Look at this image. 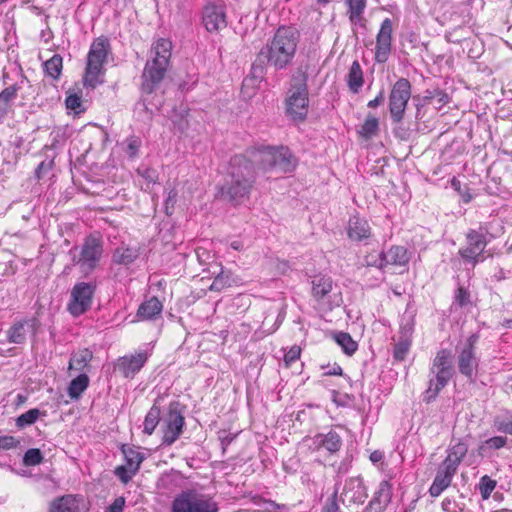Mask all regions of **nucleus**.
Returning <instances> with one entry per match:
<instances>
[{
	"label": "nucleus",
	"instance_id": "f257e3e1",
	"mask_svg": "<svg viewBox=\"0 0 512 512\" xmlns=\"http://www.w3.org/2000/svg\"><path fill=\"white\" fill-rule=\"evenodd\" d=\"M299 32L291 26L279 27L273 38L258 52L256 59L265 68L286 69L293 62L299 43Z\"/></svg>",
	"mask_w": 512,
	"mask_h": 512
},
{
	"label": "nucleus",
	"instance_id": "f03ea898",
	"mask_svg": "<svg viewBox=\"0 0 512 512\" xmlns=\"http://www.w3.org/2000/svg\"><path fill=\"white\" fill-rule=\"evenodd\" d=\"M256 179L253 162L243 155L230 161V168L221 194L228 200L239 203L250 195Z\"/></svg>",
	"mask_w": 512,
	"mask_h": 512
},
{
	"label": "nucleus",
	"instance_id": "7ed1b4c3",
	"mask_svg": "<svg viewBox=\"0 0 512 512\" xmlns=\"http://www.w3.org/2000/svg\"><path fill=\"white\" fill-rule=\"evenodd\" d=\"M172 43L170 40L160 38L153 43L150 58L147 60L143 74L141 90L151 94L158 88L165 77L170 65Z\"/></svg>",
	"mask_w": 512,
	"mask_h": 512
},
{
	"label": "nucleus",
	"instance_id": "20e7f679",
	"mask_svg": "<svg viewBox=\"0 0 512 512\" xmlns=\"http://www.w3.org/2000/svg\"><path fill=\"white\" fill-rule=\"evenodd\" d=\"M453 356L450 350L441 349L437 352L430 368L428 388L424 392L423 401L430 403L435 400L439 392L448 384L454 374L452 365Z\"/></svg>",
	"mask_w": 512,
	"mask_h": 512
},
{
	"label": "nucleus",
	"instance_id": "39448f33",
	"mask_svg": "<svg viewBox=\"0 0 512 512\" xmlns=\"http://www.w3.org/2000/svg\"><path fill=\"white\" fill-rule=\"evenodd\" d=\"M109 53V42L106 38L99 37L91 45L83 78L84 86L95 88L102 83L104 64Z\"/></svg>",
	"mask_w": 512,
	"mask_h": 512
},
{
	"label": "nucleus",
	"instance_id": "423d86ee",
	"mask_svg": "<svg viewBox=\"0 0 512 512\" xmlns=\"http://www.w3.org/2000/svg\"><path fill=\"white\" fill-rule=\"evenodd\" d=\"M218 509V503L212 496L196 489L181 491L170 506V512H218Z\"/></svg>",
	"mask_w": 512,
	"mask_h": 512
},
{
	"label": "nucleus",
	"instance_id": "0eeeda50",
	"mask_svg": "<svg viewBox=\"0 0 512 512\" xmlns=\"http://www.w3.org/2000/svg\"><path fill=\"white\" fill-rule=\"evenodd\" d=\"M307 75L298 71L292 78L286 99V112L294 120H303L308 113Z\"/></svg>",
	"mask_w": 512,
	"mask_h": 512
},
{
	"label": "nucleus",
	"instance_id": "6e6552de",
	"mask_svg": "<svg viewBox=\"0 0 512 512\" xmlns=\"http://www.w3.org/2000/svg\"><path fill=\"white\" fill-rule=\"evenodd\" d=\"M410 97V82L406 78L398 79L392 86L389 95V111L393 122L399 123L403 120Z\"/></svg>",
	"mask_w": 512,
	"mask_h": 512
},
{
	"label": "nucleus",
	"instance_id": "1a4fd4ad",
	"mask_svg": "<svg viewBox=\"0 0 512 512\" xmlns=\"http://www.w3.org/2000/svg\"><path fill=\"white\" fill-rule=\"evenodd\" d=\"M479 336L472 334L468 337L464 345L460 348L457 358L458 370L470 382H474L479 358L476 356V344Z\"/></svg>",
	"mask_w": 512,
	"mask_h": 512
},
{
	"label": "nucleus",
	"instance_id": "9d476101",
	"mask_svg": "<svg viewBox=\"0 0 512 512\" xmlns=\"http://www.w3.org/2000/svg\"><path fill=\"white\" fill-rule=\"evenodd\" d=\"M367 496L360 478L355 477L346 480L340 495V501L346 508L343 512H366V507L362 510H359V508L365 502Z\"/></svg>",
	"mask_w": 512,
	"mask_h": 512
},
{
	"label": "nucleus",
	"instance_id": "9b49d317",
	"mask_svg": "<svg viewBox=\"0 0 512 512\" xmlns=\"http://www.w3.org/2000/svg\"><path fill=\"white\" fill-rule=\"evenodd\" d=\"M487 230L483 231L480 227L479 230L470 229L466 234L467 246L459 249V255L465 262L471 263L475 266L478 262L482 261V253L487 246L486 239Z\"/></svg>",
	"mask_w": 512,
	"mask_h": 512
},
{
	"label": "nucleus",
	"instance_id": "f8f14e48",
	"mask_svg": "<svg viewBox=\"0 0 512 512\" xmlns=\"http://www.w3.org/2000/svg\"><path fill=\"white\" fill-rule=\"evenodd\" d=\"M95 291V285L92 283L81 282L76 284L71 291V300L68 304V310L73 316H79L86 312L92 301Z\"/></svg>",
	"mask_w": 512,
	"mask_h": 512
},
{
	"label": "nucleus",
	"instance_id": "ddd939ff",
	"mask_svg": "<svg viewBox=\"0 0 512 512\" xmlns=\"http://www.w3.org/2000/svg\"><path fill=\"white\" fill-rule=\"evenodd\" d=\"M163 444L172 445L181 435L185 423L184 416L178 410V403H171L164 418Z\"/></svg>",
	"mask_w": 512,
	"mask_h": 512
},
{
	"label": "nucleus",
	"instance_id": "4468645a",
	"mask_svg": "<svg viewBox=\"0 0 512 512\" xmlns=\"http://www.w3.org/2000/svg\"><path fill=\"white\" fill-rule=\"evenodd\" d=\"M103 253L102 241L94 236L86 238L78 264L85 273L91 272L97 265Z\"/></svg>",
	"mask_w": 512,
	"mask_h": 512
},
{
	"label": "nucleus",
	"instance_id": "2eb2a0df",
	"mask_svg": "<svg viewBox=\"0 0 512 512\" xmlns=\"http://www.w3.org/2000/svg\"><path fill=\"white\" fill-rule=\"evenodd\" d=\"M392 31L391 19H384L376 36L375 61L377 63H385L389 58L392 50Z\"/></svg>",
	"mask_w": 512,
	"mask_h": 512
},
{
	"label": "nucleus",
	"instance_id": "dca6fc26",
	"mask_svg": "<svg viewBox=\"0 0 512 512\" xmlns=\"http://www.w3.org/2000/svg\"><path fill=\"white\" fill-rule=\"evenodd\" d=\"M203 23L210 32L226 27V15L222 7L207 5L203 11Z\"/></svg>",
	"mask_w": 512,
	"mask_h": 512
},
{
	"label": "nucleus",
	"instance_id": "f3484780",
	"mask_svg": "<svg viewBox=\"0 0 512 512\" xmlns=\"http://www.w3.org/2000/svg\"><path fill=\"white\" fill-rule=\"evenodd\" d=\"M456 471L443 463L439 466L437 474L434 478L432 485L429 488V493L432 497H438L447 487L450 486L453 476Z\"/></svg>",
	"mask_w": 512,
	"mask_h": 512
},
{
	"label": "nucleus",
	"instance_id": "a211bd4d",
	"mask_svg": "<svg viewBox=\"0 0 512 512\" xmlns=\"http://www.w3.org/2000/svg\"><path fill=\"white\" fill-rule=\"evenodd\" d=\"M134 183L139 186L141 190L150 192L158 183V173L155 169L142 164L136 169Z\"/></svg>",
	"mask_w": 512,
	"mask_h": 512
},
{
	"label": "nucleus",
	"instance_id": "6ab92c4d",
	"mask_svg": "<svg viewBox=\"0 0 512 512\" xmlns=\"http://www.w3.org/2000/svg\"><path fill=\"white\" fill-rule=\"evenodd\" d=\"M391 497V485L388 481H382L380 482L373 499L369 502V505L366 508L367 510H374V512H382L391 501Z\"/></svg>",
	"mask_w": 512,
	"mask_h": 512
},
{
	"label": "nucleus",
	"instance_id": "aec40b11",
	"mask_svg": "<svg viewBox=\"0 0 512 512\" xmlns=\"http://www.w3.org/2000/svg\"><path fill=\"white\" fill-rule=\"evenodd\" d=\"M34 320H23L15 323L7 332L8 341L13 344H22L28 333L34 331Z\"/></svg>",
	"mask_w": 512,
	"mask_h": 512
},
{
	"label": "nucleus",
	"instance_id": "412c9836",
	"mask_svg": "<svg viewBox=\"0 0 512 512\" xmlns=\"http://www.w3.org/2000/svg\"><path fill=\"white\" fill-rule=\"evenodd\" d=\"M279 152V147H263L253 153V160L259 165V168L265 172L273 171L275 157Z\"/></svg>",
	"mask_w": 512,
	"mask_h": 512
},
{
	"label": "nucleus",
	"instance_id": "4be33fe9",
	"mask_svg": "<svg viewBox=\"0 0 512 512\" xmlns=\"http://www.w3.org/2000/svg\"><path fill=\"white\" fill-rule=\"evenodd\" d=\"M296 159L286 147H279V152L275 157L273 171L278 173H288L295 169Z\"/></svg>",
	"mask_w": 512,
	"mask_h": 512
},
{
	"label": "nucleus",
	"instance_id": "5701e85b",
	"mask_svg": "<svg viewBox=\"0 0 512 512\" xmlns=\"http://www.w3.org/2000/svg\"><path fill=\"white\" fill-rule=\"evenodd\" d=\"M371 228L365 219L352 217L349 220L348 236L355 241H361L370 237Z\"/></svg>",
	"mask_w": 512,
	"mask_h": 512
},
{
	"label": "nucleus",
	"instance_id": "b1692460",
	"mask_svg": "<svg viewBox=\"0 0 512 512\" xmlns=\"http://www.w3.org/2000/svg\"><path fill=\"white\" fill-rule=\"evenodd\" d=\"M163 309L162 303L157 297H151L143 302L136 313L137 320H150L160 315Z\"/></svg>",
	"mask_w": 512,
	"mask_h": 512
},
{
	"label": "nucleus",
	"instance_id": "393cba45",
	"mask_svg": "<svg viewBox=\"0 0 512 512\" xmlns=\"http://www.w3.org/2000/svg\"><path fill=\"white\" fill-rule=\"evenodd\" d=\"M385 267L387 265L405 266L410 260V254L404 246H393L383 252Z\"/></svg>",
	"mask_w": 512,
	"mask_h": 512
},
{
	"label": "nucleus",
	"instance_id": "a878e982",
	"mask_svg": "<svg viewBox=\"0 0 512 512\" xmlns=\"http://www.w3.org/2000/svg\"><path fill=\"white\" fill-rule=\"evenodd\" d=\"M312 296L316 301H320L332 290V280L325 275H316L311 280Z\"/></svg>",
	"mask_w": 512,
	"mask_h": 512
},
{
	"label": "nucleus",
	"instance_id": "bb28decb",
	"mask_svg": "<svg viewBox=\"0 0 512 512\" xmlns=\"http://www.w3.org/2000/svg\"><path fill=\"white\" fill-rule=\"evenodd\" d=\"M152 351L153 346L151 344H145L130 355V374H135L141 370L152 355Z\"/></svg>",
	"mask_w": 512,
	"mask_h": 512
},
{
	"label": "nucleus",
	"instance_id": "cd10ccee",
	"mask_svg": "<svg viewBox=\"0 0 512 512\" xmlns=\"http://www.w3.org/2000/svg\"><path fill=\"white\" fill-rule=\"evenodd\" d=\"M80 501L73 495L62 496L51 503L50 512H79Z\"/></svg>",
	"mask_w": 512,
	"mask_h": 512
},
{
	"label": "nucleus",
	"instance_id": "c85d7f7f",
	"mask_svg": "<svg viewBox=\"0 0 512 512\" xmlns=\"http://www.w3.org/2000/svg\"><path fill=\"white\" fill-rule=\"evenodd\" d=\"M467 452V445L463 442H458L448 450V455L442 463L450 468H453V470L457 471L459 464L461 463L462 459L466 456Z\"/></svg>",
	"mask_w": 512,
	"mask_h": 512
},
{
	"label": "nucleus",
	"instance_id": "c756f323",
	"mask_svg": "<svg viewBox=\"0 0 512 512\" xmlns=\"http://www.w3.org/2000/svg\"><path fill=\"white\" fill-rule=\"evenodd\" d=\"M315 443L331 453L337 452L342 446L341 437L334 431H330L327 434H318L315 437Z\"/></svg>",
	"mask_w": 512,
	"mask_h": 512
},
{
	"label": "nucleus",
	"instance_id": "7c9ffc66",
	"mask_svg": "<svg viewBox=\"0 0 512 512\" xmlns=\"http://www.w3.org/2000/svg\"><path fill=\"white\" fill-rule=\"evenodd\" d=\"M363 71L358 61H354L347 75V85L353 93H358L363 86Z\"/></svg>",
	"mask_w": 512,
	"mask_h": 512
},
{
	"label": "nucleus",
	"instance_id": "2f4dec72",
	"mask_svg": "<svg viewBox=\"0 0 512 512\" xmlns=\"http://www.w3.org/2000/svg\"><path fill=\"white\" fill-rule=\"evenodd\" d=\"M265 67L257 59L252 64L250 74L244 79L243 87L255 89L259 86L265 75Z\"/></svg>",
	"mask_w": 512,
	"mask_h": 512
},
{
	"label": "nucleus",
	"instance_id": "473e14b6",
	"mask_svg": "<svg viewBox=\"0 0 512 512\" xmlns=\"http://www.w3.org/2000/svg\"><path fill=\"white\" fill-rule=\"evenodd\" d=\"M349 20L352 24L364 25L363 12L366 7V0H347Z\"/></svg>",
	"mask_w": 512,
	"mask_h": 512
},
{
	"label": "nucleus",
	"instance_id": "72a5a7b5",
	"mask_svg": "<svg viewBox=\"0 0 512 512\" xmlns=\"http://www.w3.org/2000/svg\"><path fill=\"white\" fill-rule=\"evenodd\" d=\"M89 378L86 374H81L73 379L68 387V394L72 399H78L84 390L88 387Z\"/></svg>",
	"mask_w": 512,
	"mask_h": 512
},
{
	"label": "nucleus",
	"instance_id": "f704fd0d",
	"mask_svg": "<svg viewBox=\"0 0 512 512\" xmlns=\"http://www.w3.org/2000/svg\"><path fill=\"white\" fill-rule=\"evenodd\" d=\"M92 352L88 349H82L73 354L69 362V369L81 370L92 359Z\"/></svg>",
	"mask_w": 512,
	"mask_h": 512
},
{
	"label": "nucleus",
	"instance_id": "c9c22d12",
	"mask_svg": "<svg viewBox=\"0 0 512 512\" xmlns=\"http://www.w3.org/2000/svg\"><path fill=\"white\" fill-rule=\"evenodd\" d=\"M379 130V120L375 116L368 114L359 133L364 138H371L376 135Z\"/></svg>",
	"mask_w": 512,
	"mask_h": 512
},
{
	"label": "nucleus",
	"instance_id": "e433bc0d",
	"mask_svg": "<svg viewBox=\"0 0 512 512\" xmlns=\"http://www.w3.org/2000/svg\"><path fill=\"white\" fill-rule=\"evenodd\" d=\"M336 343L342 347L343 351L347 355H352L357 350V343L352 339V337L345 332H340L335 335Z\"/></svg>",
	"mask_w": 512,
	"mask_h": 512
},
{
	"label": "nucleus",
	"instance_id": "4c0bfd02",
	"mask_svg": "<svg viewBox=\"0 0 512 512\" xmlns=\"http://www.w3.org/2000/svg\"><path fill=\"white\" fill-rule=\"evenodd\" d=\"M46 73L53 79H57L62 71V57L55 54L44 63Z\"/></svg>",
	"mask_w": 512,
	"mask_h": 512
},
{
	"label": "nucleus",
	"instance_id": "58836bf2",
	"mask_svg": "<svg viewBox=\"0 0 512 512\" xmlns=\"http://www.w3.org/2000/svg\"><path fill=\"white\" fill-rule=\"evenodd\" d=\"M160 409L153 406L147 413L144 420V432L152 434L159 422Z\"/></svg>",
	"mask_w": 512,
	"mask_h": 512
},
{
	"label": "nucleus",
	"instance_id": "ea45409f",
	"mask_svg": "<svg viewBox=\"0 0 512 512\" xmlns=\"http://www.w3.org/2000/svg\"><path fill=\"white\" fill-rule=\"evenodd\" d=\"M411 340L407 338H399L398 342L394 346L393 356L396 360L402 361L406 358V355L410 349Z\"/></svg>",
	"mask_w": 512,
	"mask_h": 512
},
{
	"label": "nucleus",
	"instance_id": "a19ab883",
	"mask_svg": "<svg viewBox=\"0 0 512 512\" xmlns=\"http://www.w3.org/2000/svg\"><path fill=\"white\" fill-rule=\"evenodd\" d=\"M231 285V277L228 272H221L214 278L212 284L210 285L211 291H221L227 286Z\"/></svg>",
	"mask_w": 512,
	"mask_h": 512
},
{
	"label": "nucleus",
	"instance_id": "79ce46f5",
	"mask_svg": "<svg viewBox=\"0 0 512 512\" xmlns=\"http://www.w3.org/2000/svg\"><path fill=\"white\" fill-rule=\"evenodd\" d=\"M40 415V411L38 409H30L28 410L27 412L21 414L17 420H16V424L18 427L20 428H23L27 425H31L33 424L37 418L39 417Z\"/></svg>",
	"mask_w": 512,
	"mask_h": 512
},
{
	"label": "nucleus",
	"instance_id": "37998d69",
	"mask_svg": "<svg viewBox=\"0 0 512 512\" xmlns=\"http://www.w3.org/2000/svg\"><path fill=\"white\" fill-rule=\"evenodd\" d=\"M495 487H496L495 480H492L487 475L483 476L481 478L480 484H479V490H480L481 497L484 500L488 499L490 497L492 491L495 489Z\"/></svg>",
	"mask_w": 512,
	"mask_h": 512
},
{
	"label": "nucleus",
	"instance_id": "c03bdc74",
	"mask_svg": "<svg viewBox=\"0 0 512 512\" xmlns=\"http://www.w3.org/2000/svg\"><path fill=\"white\" fill-rule=\"evenodd\" d=\"M43 461L42 453L39 449L31 448L26 451L23 457V463L26 466H35Z\"/></svg>",
	"mask_w": 512,
	"mask_h": 512
},
{
	"label": "nucleus",
	"instance_id": "a18cd8bd",
	"mask_svg": "<svg viewBox=\"0 0 512 512\" xmlns=\"http://www.w3.org/2000/svg\"><path fill=\"white\" fill-rule=\"evenodd\" d=\"M65 103H66L67 109L74 111L75 114H79L81 112L80 108L82 106V100H81L80 96H78L76 94L69 95L66 98Z\"/></svg>",
	"mask_w": 512,
	"mask_h": 512
},
{
	"label": "nucleus",
	"instance_id": "49530a36",
	"mask_svg": "<svg viewBox=\"0 0 512 512\" xmlns=\"http://www.w3.org/2000/svg\"><path fill=\"white\" fill-rule=\"evenodd\" d=\"M143 460L144 455L142 453L130 449V475L138 471Z\"/></svg>",
	"mask_w": 512,
	"mask_h": 512
},
{
	"label": "nucleus",
	"instance_id": "de8ad7c7",
	"mask_svg": "<svg viewBox=\"0 0 512 512\" xmlns=\"http://www.w3.org/2000/svg\"><path fill=\"white\" fill-rule=\"evenodd\" d=\"M365 262L368 266H375L380 269L385 267L384 259H383V252H380L378 254L371 253L368 254L365 257Z\"/></svg>",
	"mask_w": 512,
	"mask_h": 512
},
{
	"label": "nucleus",
	"instance_id": "09e8293b",
	"mask_svg": "<svg viewBox=\"0 0 512 512\" xmlns=\"http://www.w3.org/2000/svg\"><path fill=\"white\" fill-rule=\"evenodd\" d=\"M301 353V349L299 346H293L289 349V351L284 356V361L287 366H289L291 363L295 362L297 359H299Z\"/></svg>",
	"mask_w": 512,
	"mask_h": 512
},
{
	"label": "nucleus",
	"instance_id": "8fccbe9b",
	"mask_svg": "<svg viewBox=\"0 0 512 512\" xmlns=\"http://www.w3.org/2000/svg\"><path fill=\"white\" fill-rule=\"evenodd\" d=\"M128 248H118L115 250L113 254V262L115 264H127V258H128Z\"/></svg>",
	"mask_w": 512,
	"mask_h": 512
},
{
	"label": "nucleus",
	"instance_id": "3c124183",
	"mask_svg": "<svg viewBox=\"0 0 512 512\" xmlns=\"http://www.w3.org/2000/svg\"><path fill=\"white\" fill-rule=\"evenodd\" d=\"M507 439L502 436H495L485 441V445L489 448L500 449L506 445Z\"/></svg>",
	"mask_w": 512,
	"mask_h": 512
},
{
	"label": "nucleus",
	"instance_id": "603ef678",
	"mask_svg": "<svg viewBox=\"0 0 512 512\" xmlns=\"http://www.w3.org/2000/svg\"><path fill=\"white\" fill-rule=\"evenodd\" d=\"M433 93L434 95H436V98L434 99V102L432 104L437 106V108H441L443 105L449 102V96L444 91L435 89L433 90Z\"/></svg>",
	"mask_w": 512,
	"mask_h": 512
},
{
	"label": "nucleus",
	"instance_id": "864d4df0",
	"mask_svg": "<svg viewBox=\"0 0 512 512\" xmlns=\"http://www.w3.org/2000/svg\"><path fill=\"white\" fill-rule=\"evenodd\" d=\"M455 302L460 306H465L470 302V295L463 287L458 288L455 295Z\"/></svg>",
	"mask_w": 512,
	"mask_h": 512
},
{
	"label": "nucleus",
	"instance_id": "5fc2aeb1",
	"mask_svg": "<svg viewBox=\"0 0 512 512\" xmlns=\"http://www.w3.org/2000/svg\"><path fill=\"white\" fill-rule=\"evenodd\" d=\"M17 88L15 86H9L0 93V102L8 103L12 98L15 97Z\"/></svg>",
	"mask_w": 512,
	"mask_h": 512
},
{
	"label": "nucleus",
	"instance_id": "6e6d98bb",
	"mask_svg": "<svg viewBox=\"0 0 512 512\" xmlns=\"http://www.w3.org/2000/svg\"><path fill=\"white\" fill-rule=\"evenodd\" d=\"M19 441H17L12 436H2L0 437V449H11L15 447Z\"/></svg>",
	"mask_w": 512,
	"mask_h": 512
},
{
	"label": "nucleus",
	"instance_id": "4d7b16f0",
	"mask_svg": "<svg viewBox=\"0 0 512 512\" xmlns=\"http://www.w3.org/2000/svg\"><path fill=\"white\" fill-rule=\"evenodd\" d=\"M125 498L118 497L115 501L106 509L105 512H122L125 506Z\"/></svg>",
	"mask_w": 512,
	"mask_h": 512
},
{
	"label": "nucleus",
	"instance_id": "13d9d810",
	"mask_svg": "<svg viewBox=\"0 0 512 512\" xmlns=\"http://www.w3.org/2000/svg\"><path fill=\"white\" fill-rule=\"evenodd\" d=\"M384 101H385V93H384V90L382 89V90H380L378 95L375 97V99L370 100L367 103V107H369V108H376L379 105L383 104Z\"/></svg>",
	"mask_w": 512,
	"mask_h": 512
},
{
	"label": "nucleus",
	"instance_id": "bf43d9fd",
	"mask_svg": "<svg viewBox=\"0 0 512 512\" xmlns=\"http://www.w3.org/2000/svg\"><path fill=\"white\" fill-rule=\"evenodd\" d=\"M285 505H280L271 500L263 501V509L265 512H276L278 509L284 508Z\"/></svg>",
	"mask_w": 512,
	"mask_h": 512
},
{
	"label": "nucleus",
	"instance_id": "052dcab7",
	"mask_svg": "<svg viewBox=\"0 0 512 512\" xmlns=\"http://www.w3.org/2000/svg\"><path fill=\"white\" fill-rule=\"evenodd\" d=\"M412 332H413V325L410 323H407L406 325H403L401 327L400 338H407V339L411 340Z\"/></svg>",
	"mask_w": 512,
	"mask_h": 512
},
{
	"label": "nucleus",
	"instance_id": "680f3d73",
	"mask_svg": "<svg viewBox=\"0 0 512 512\" xmlns=\"http://www.w3.org/2000/svg\"><path fill=\"white\" fill-rule=\"evenodd\" d=\"M115 474L121 479L123 483H128V472L124 465L115 469Z\"/></svg>",
	"mask_w": 512,
	"mask_h": 512
},
{
	"label": "nucleus",
	"instance_id": "e2e57ef3",
	"mask_svg": "<svg viewBox=\"0 0 512 512\" xmlns=\"http://www.w3.org/2000/svg\"><path fill=\"white\" fill-rule=\"evenodd\" d=\"M498 429L504 433L512 435V417L506 421L500 422Z\"/></svg>",
	"mask_w": 512,
	"mask_h": 512
},
{
	"label": "nucleus",
	"instance_id": "0e129e2a",
	"mask_svg": "<svg viewBox=\"0 0 512 512\" xmlns=\"http://www.w3.org/2000/svg\"><path fill=\"white\" fill-rule=\"evenodd\" d=\"M338 504L335 501V495L332 497L329 503H326L322 509V512H338Z\"/></svg>",
	"mask_w": 512,
	"mask_h": 512
},
{
	"label": "nucleus",
	"instance_id": "69168bd1",
	"mask_svg": "<svg viewBox=\"0 0 512 512\" xmlns=\"http://www.w3.org/2000/svg\"><path fill=\"white\" fill-rule=\"evenodd\" d=\"M383 458V454L382 452L380 451H374L371 453L370 455V460L373 462V463H377V462H380Z\"/></svg>",
	"mask_w": 512,
	"mask_h": 512
},
{
	"label": "nucleus",
	"instance_id": "338daca9",
	"mask_svg": "<svg viewBox=\"0 0 512 512\" xmlns=\"http://www.w3.org/2000/svg\"><path fill=\"white\" fill-rule=\"evenodd\" d=\"M129 147H130V157H132L136 153V150L138 148L137 141L136 140H130Z\"/></svg>",
	"mask_w": 512,
	"mask_h": 512
},
{
	"label": "nucleus",
	"instance_id": "774afa93",
	"mask_svg": "<svg viewBox=\"0 0 512 512\" xmlns=\"http://www.w3.org/2000/svg\"><path fill=\"white\" fill-rule=\"evenodd\" d=\"M435 98H436V95H434L433 90H431V91L427 90L426 91L425 99H427L431 103H433Z\"/></svg>",
	"mask_w": 512,
	"mask_h": 512
}]
</instances>
